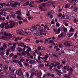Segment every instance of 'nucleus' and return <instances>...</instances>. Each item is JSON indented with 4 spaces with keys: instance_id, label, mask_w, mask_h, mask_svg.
<instances>
[{
    "instance_id": "1",
    "label": "nucleus",
    "mask_w": 78,
    "mask_h": 78,
    "mask_svg": "<svg viewBox=\"0 0 78 78\" xmlns=\"http://www.w3.org/2000/svg\"><path fill=\"white\" fill-rule=\"evenodd\" d=\"M16 14H18V15L17 16V19L19 20H22V17L20 16H22V12H21V11L19 10L16 11V12L15 13Z\"/></svg>"
},
{
    "instance_id": "2",
    "label": "nucleus",
    "mask_w": 78,
    "mask_h": 78,
    "mask_svg": "<svg viewBox=\"0 0 78 78\" xmlns=\"http://www.w3.org/2000/svg\"><path fill=\"white\" fill-rule=\"evenodd\" d=\"M53 31H54V32H55V33H57L56 34H58L60 33V31H61V28H58V30L54 28L53 29Z\"/></svg>"
},
{
    "instance_id": "3",
    "label": "nucleus",
    "mask_w": 78,
    "mask_h": 78,
    "mask_svg": "<svg viewBox=\"0 0 78 78\" xmlns=\"http://www.w3.org/2000/svg\"><path fill=\"white\" fill-rule=\"evenodd\" d=\"M16 73L18 75L20 76L22 74V71L20 69H18L16 71Z\"/></svg>"
},
{
    "instance_id": "4",
    "label": "nucleus",
    "mask_w": 78,
    "mask_h": 78,
    "mask_svg": "<svg viewBox=\"0 0 78 78\" xmlns=\"http://www.w3.org/2000/svg\"><path fill=\"white\" fill-rule=\"evenodd\" d=\"M16 5H20V4L19 2H14L13 5H12V7H14V8H16L17 7Z\"/></svg>"
},
{
    "instance_id": "5",
    "label": "nucleus",
    "mask_w": 78,
    "mask_h": 78,
    "mask_svg": "<svg viewBox=\"0 0 78 78\" xmlns=\"http://www.w3.org/2000/svg\"><path fill=\"white\" fill-rule=\"evenodd\" d=\"M29 30H30V29H27L25 30V33L26 34H30L29 33Z\"/></svg>"
},
{
    "instance_id": "6",
    "label": "nucleus",
    "mask_w": 78,
    "mask_h": 78,
    "mask_svg": "<svg viewBox=\"0 0 78 78\" xmlns=\"http://www.w3.org/2000/svg\"><path fill=\"white\" fill-rule=\"evenodd\" d=\"M48 58V55H45V56L44 57H42V59H45V60H47V58Z\"/></svg>"
},
{
    "instance_id": "7",
    "label": "nucleus",
    "mask_w": 78,
    "mask_h": 78,
    "mask_svg": "<svg viewBox=\"0 0 78 78\" xmlns=\"http://www.w3.org/2000/svg\"><path fill=\"white\" fill-rule=\"evenodd\" d=\"M12 21H9V23H10V28H13V26L12 25Z\"/></svg>"
},
{
    "instance_id": "8",
    "label": "nucleus",
    "mask_w": 78,
    "mask_h": 78,
    "mask_svg": "<svg viewBox=\"0 0 78 78\" xmlns=\"http://www.w3.org/2000/svg\"><path fill=\"white\" fill-rule=\"evenodd\" d=\"M17 50L18 51H19L20 53V52H21V51H22L23 50V49L22 48H21L19 47L17 48Z\"/></svg>"
},
{
    "instance_id": "9",
    "label": "nucleus",
    "mask_w": 78,
    "mask_h": 78,
    "mask_svg": "<svg viewBox=\"0 0 78 78\" xmlns=\"http://www.w3.org/2000/svg\"><path fill=\"white\" fill-rule=\"evenodd\" d=\"M1 12H2V13H5V12H6V9H2L1 10Z\"/></svg>"
},
{
    "instance_id": "10",
    "label": "nucleus",
    "mask_w": 78,
    "mask_h": 78,
    "mask_svg": "<svg viewBox=\"0 0 78 78\" xmlns=\"http://www.w3.org/2000/svg\"><path fill=\"white\" fill-rule=\"evenodd\" d=\"M34 33L36 34V36H38L39 35V32L37 30H35L34 31Z\"/></svg>"
},
{
    "instance_id": "11",
    "label": "nucleus",
    "mask_w": 78,
    "mask_h": 78,
    "mask_svg": "<svg viewBox=\"0 0 78 78\" xmlns=\"http://www.w3.org/2000/svg\"><path fill=\"white\" fill-rule=\"evenodd\" d=\"M15 48H16V46H13L11 48V50H12L13 51H14Z\"/></svg>"
},
{
    "instance_id": "12",
    "label": "nucleus",
    "mask_w": 78,
    "mask_h": 78,
    "mask_svg": "<svg viewBox=\"0 0 78 78\" xmlns=\"http://www.w3.org/2000/svg\"><path fill=\"white\" fill-rule=\"evenodd\" d=\"M24 66H27V67H30V64L27 63H24Z\"/></svg>"
},
{
    "instance_id": "13",
    "label": "nucleus",
    "mask_w": 78,
    "mask_h": 78,
    "mask_svg": "<svg viewBox=\"0 0 78 78\" xmlns=\"http://www.w3.org/2000/svg\"><path fill=\"white\" fill-rule=\"evenodd\" d=\"M4 25H5V23H2L0 24V27H1L2 28H4Z\"/></svg>"
},
{
    "instance_id": "14",
    "label": "nucleus",
    "mask_w": 78,
    "mask_h": 78,
    "mask_svg": "<svg viewBox=\"0 0 78 78\" xmlns=\"http://www.w3.org/2000/svg\"><path fill=\"white\" fill-rule=\"evenodd\" d=\"M8 68V65H6L4 68V70L5 71V70H6V69H7Z\"/></svg>"
},
{
    "instance_id": "15",
    "label": "nucleus",
    "mask_w": 78,
    "mask_h": 78,
    "mask_svg": "<svg viewBox=\"0 0 78 78\" xmlns=\"http://www.w3.org/2000/svg\"><path fill=\"white\" fill-rule=\"evenodd\" d=\"M78 10V7H75L73 9V11L75 12H76Z\"/></svg>"
},
{
    "instance_id": "16",
    "label": "nucleus",
    "mask_w": 78,
    "mask_h": 78,
    "mask_svg": "<svg viewBox=\"0 0 78 78\" xmlns=\"http://www.w3.org/2000/svg\"><path fill=\"white\" fill-rule=\"evenodd\" d=\"M6 45V44L5 43H4V44L3 45V47H4L5 48H7V46Z\"/></svg>"
},
{
    "instance_id": "17",
    "label": "nucleus",
    "mask_w": 78,
    "mask_h": 78,
    "mask_svg": "<svg viewBox=\"0 0 78 78\" xmlns=\"http://www.w3.org/2000/svg\"><path fill=\"white\" fill-rule=\"evenodd\" d=\"M16 75L14 74H12V76H11V78H16Z\"/></svg>"
},
{
    "instance_id": "18",
    "label": "nucleus",
    "mask_w": 78,
    "mask_h": 78,
    "mask_svg": "<svg viewBox=\"0 0 78 78\" xmlns=\"http://www.w3.org/2000/svg\"><path fill=\"white\" fill-rule=\"evenodd\" d=\"M32 28L34 29H35V30H37V27H36L35 25H33L32 26Z\"/></svg>"
},
{
    "instance_id": "19",
    "label": "nucleus",
    "mask_w": 78,
    "mask_h": 78,
    "mask_svg": "<svg viewBox=\"0 0 78 78\" xmlns=\"http://www.w3.org/2000/svg\"><path fill=\"white\" fill-rule=\"evenodd\" d=\"M72 17L74 18H75V19H76V18H77V15H76V14H74V15L72 16Z\"/></svg>"
},
{
    "instance_id": "20",
    "label": "nucleus",
    "mask_w": 78,
    "mask_h": 78,
    "mask_svg": "<svg viewBox=\"0 0 78 78\" xmlns=\"http://www.w3.org/2000/svg\"><path fill=\"white\" fill-rule=\"evenodd\" d=\"M25 53L26 54H27L28 56H30V54L29 53V52H28L27 51H26Z\"/></svg>"
},
{
    "instance_id": "21",
    "label": "nucleus",
    "mask_w": 78,
    "mask_h": 78,
    "mask_svg": "<svg viewBox=\"0 0 78 78\" xmlns=\"http://www.w3.org/2000/svg\"><path fill=\"white\" fill-rule=\"evenodd\" d=\"M74 23H75L76 24H78V20H76V19H74Z\"/></svg>"
},
{
    "instance_id": "22",
    "label": "nucleus",
    "mask_w": 78,
    "mask_h": 78,
    "mask_svg": "<svg viewBox=\"0 0 78 78\" xmlns=\"http://www.w3.org/2000/svg\"><path fill=\"white\" fill-rule=\"evenodd\" d=\"M10 27V26H9V25L8 26H5V29H8L9 27Z\"/></svg>"
},
{
    "instance_id": "23",
    "label": "nucleus",
    "mask_w": 78,
    "mask_h": 78,
    "mask_svg": "<svg viewBox=\"0 0 78 78\" xmlns=\"http://www.w3.org/2000/svg\"><path fill=\"white\" fill-rule=\"evenodd\" d=\"M67 70L69 71L70 70V66H66Z\"/></svg>"
},
{
    "instance_id": "24",
    "label": "nucleus",
    "mask_w": 78,
    "mask_h": 78,
    "mask_svg": "<svg viewBox=\"0 0 78 78\" xmlns=\"http://www.w3.org/2000/svg\"><path fill=\"white\" fill-rule=\"evenodd\" d=\"M54 70L56 71L57 72H58V73H61V72L59 70H57V69L56 68H54Z\"/></svg>"
},
{
    "instance_id": "25",
    "label": "nucleus",
    "mask_w": 78,
    "mask_h": 78,
    "mask_svg": "<svg viewBox=\"0 0 78 78\" xmlns=\"http://www.w3.org/2000/svg\"><path fill=\"white\" fill-rule=\"evenodd\" d=\"M29 62L30 64H33V63H34V60H30Z\"/></svg>"
},
{
    "instance_id": "26",
    "label": "nucleus",
    "mask_w": 78,
    "mask_h": 78,
    "mask_svg": "<svg viewBox=\"0 0 78 78\" xmlns=\"http://www.w3.org/2000/svg\"><path fill=\"white\" fill-rule=\"evenodd\" d=\"M4 6H9V4L4 3Z\"/></svg>"
},
{
    "instance_id": "27",
    "label": "nucleus",
    "mask_w": 78,
    "mask_h": 78,
    "mask_svg": "<svg viewBox=\"0 0 78 78\" xmlns=\"http://www.w3.org/2000/svg\"><path fill=\"white\" fill-rule=\"evenodd\" d=\"M51 12H48V16H50V15L51 14Z\"/></svg>"
},
{
    "instance_id": "28",
    "label": "nucleus",
    "mask_w": 78,
    "mask_h": 78,
    "mask_svg": "<svg viewBox=\"0 0 78 78\" xmlns=\"http://www.w3.org/2000/svg\"><path fill=\"white\" fill-rule=\"evenodd\" d=\"M39 30L40 31V32H44V30L42 29L41 28H40L39 29Z\"/></svg>"
},
{
    "instance_id": "29",
    "label": "nucleus",
    "mask_w": 78,
    "mask_h": 78,
    "mask_svg": "<svg viewBox=\"0 0 78 78\" xmlns=\"http://www.w3.org/2000/svg\"><path fill=\"white\" fill-rule=\"evenodd\" d=\"M23 32V30H21L20 31L21 33H20L19 34L20 35H23V33H22V32Z\"/></svg>"
},
{
    "instance_id": "30",
    "label": "nucleus",
    "mask_w": 78,
    "mask_h": 78,
    "mask_svg": "<svg viewBox=\"0 0 78 78\" xmlns=\"http://www.w3.org/2000/svg\"><path fill=\"white\" fill-rule=\"evenodd\" d=\"M53 56H54L55 57H56V58H58V56L56 55V54H52Z\"/></svg>"
},
{
    "instance_id": "31",
    "label": "nucleus",
    "mask_w": 78,
    "mask_h": 78,
    "mask_svg": "<svg viewBox=\"0 0 78 78\" xmlns=\"http://www.w3.org/2000/svg\"><path fill=\"white\" fill-rule=\"evenodd\" d=\"M11 17H12L14 18H15V17H16V15H15V14H12L11 15Z\"/></svg>"
},
{
    "instance_id": "32",
    "label": "nucleus",
    "mask_w": 78,
    "mask_h": 78,
    "mask_svg": "<svg viewBox=\"0 0 78 78\" xmlns=\"http://www.w3.org/2000/svg\"><path fill=\"white\" fill-rule=\"evenodd\" d=\"M49 44H51V43L52 44V43H54V42H53V40H50V41L49 42Z\"/></svg>"
},
{
    "instance_id": "33",
    "label": "nucleus",
    "mask_w": 78,
    "mask_h": 78,
    "mask_svg": "<svg viewBox=\"0 0 78 78\" xmlns=\"http://www.w3.org/2000/svg\"><path fill=\"white\" fill-rule=\"evenodd\" d=\"M14 55V54L13 53H11L9 55V58H11L12 56Z\"/></svg>"
},
{
    "instance_id": "34",
    "label": "nucleus",
    "mask_w": 78,
    "mask_h": 78,
    "mask_svg": "<svg viewBox=\"0 0 78 78\" xmlns=\"http://www.w3.org/2000/svg\"><path fill=\"white\" fill-rule=\"evenodd\" d=\"M40 67H43L44 66V65L42 64H40L39 65Z\"/></svg>"
},
{
    "instance_id": "35",
    "label": "nucleus",
    "mask_w": 78,
    "mask_h": 78,
    "mask_svg": "<svg viewBox=\"0 0 78 78\" xmlns=\"http://www.w3.org/2000/svg\"><path fill=\"white\" fill-rule=\"evenodd\" d=\"M6 9L7 11H11L12 9L11 8H7Z\"/></svg>"
},
{
    "instance_id": "36",
    "label": "nucleus",
    "mask_w": 78,
    "mask_h": 78,
    "mask_svg": "<svg viewBox=\"0 0 78 78\" xmlns=\"http://www.w3.org/2000/svg\"><path fill=\"white\" fill-rule=\"evenodd\" d=\"M0 55L1 56H3L4 55V51H2L1 52Z\"/></svg>"
},
{
    "instance_id": "37",
    "label": "nucleus",
    "mask_w": 78,
    "mask_h": 78,
    "mask_svg": "<svg viewBox=\"0 0 78 78\" xmlns=\"http://www.w3.org/2000/svg\"><path fill=\"white\" fill-rule=\"evenodd\" d=\"M44 27L45 30H46L47 28H48V26L47 25H46L45 26H44Z\"/></svg>"
},
{
    "instance_id": "38",
    "label": "nucleus",
    "mask_w": 78,
    "mask_h": 78,
    "mask_svg": "<svg viewBox=\"0 0 78 78\" xmlns=\"http://www.w3.org/2000/svg\"><path fill=\"white\" fill-rule=\"evenodd\" d=\"M69 44V42H68V41H66L64 43V45H66V44Z\"/></svg>"
},
{
    "instance_id": "39",
    "label": "nucleus",
    "mask_w": 78,
    "mask_h": 78,
    "mask_svg": "<svg viewBox=\"0 0 78 78\" xmlns=\"http://www.w3.org/2000/svg\"><path fill=\"white\" fill-rule=\"evenodd\" d=\"M63 30L64 32H66V31H67V29H66V28L65 27H64L63 28Z\"/></svg>"
},
{
    "instance_id": "40",
    "label": "nucleus",
    "mask_w": 78,
    "mask_h": 78,
    "mask_svg": "<svg viewBox=\"0 0 78 78\" xmlns=\"http://www.w3.org/2000/svg\"><path fill=\"white\" fill-rule=\"evenodd\" d=\"M55 22V20H52V21H51V24H54Z\"/></svg>"
},
{
    "instance_id": "41",
    "label": "nucleus",
    "mask_w": 78,
    "mask_h": 78,
    "mask_svg": "<svg viewBox=\"0 0 78 78\" xmlns=\"http://www.w3.org/2000/svg\"><path fill=\"white\" fill-rule=\"evenodd\" d=\"M27 51H31V49L30 48H29L28 49H27Z\"/></svg>"
},
{
    "instance_id": "42",
    "label": "nucleus",
    "mask_w": 78,
    "mask_h": 78,
    "mask_svg": "<svg viewBox=\"0 0 78 78\" xmlns=\"http://www.w3.org/2000/svg\"><path fill=\"white\" fill-rule=\"evenodd\" d=\"M19 62V61L17 60H15V63H16V64H17V62L18 63Z\"/></svg>"
},
{
    "instance_id": "43",
    "label": "nucleus",
    "mask_w": 78,
    "mask_h": 78,
    "mask_svg": "<svg viewBox=\"0 0 78 78\" xmlns=\"http://www.w3.org/2000/svg\"><path fill=\"white\" fill-rule=\"evenodd\" d=\"M37 49L38 50H41L42 48H41V47L39 46L38 47Z\"/></svg>"
},
{
    "instance_id": "44",
    "label": "nucleus",
    "mask_w": 78,
    "mask_h": 78,
    "mask_svg": "<svg viewBox=\"0 0 78 78\" xmlns=\"http://www.w3.org/2000/svg\"><path fill=\"white\" fill-rule=\"evenodd\" d=\"M18 63L20 66L22 67L23 65H22V63H21V62H18Z\"/></svg>"
},
{
    "instance_id": "45",
    "label": "nucleus",
    "mask_w": 78,
    "mask_h": 78,
    "mask_svg": "<svg viewBox=\"0 0 78 78\" xmlns=\"http://www.w3.org/2000/svg\"><path fill=\"white\" fill-rule=\"evenodd\" d=\"M53 66H51L49 67V70H52V69H53Z\"/></svg>"
},
{
    "instance_id": "46",
    "label": "nucleus",
    "mask_w": 78,
    "mask_h": 78,
    "mask_svg": "<svg viewBox=\"0 0 78 78\" xmlns=\"http://www.w3.org/2000/svg\"><path fill=\"white\" fill-rule=\"evenodd\" d=\"M28 19L29 20H30V19H31V18H32V17L31 16H28L27 17Z\"/></svg>"
},
{
    "instance_id": "47",
    "label": "nucleus",
    "mask_w": 78,
    "mask_h": 78,
    "mask_svg": "<svg viewBox=\"0 0 78 78\" xmlns=\"http://www.w3.org/2000/svg\"><path fill=\"white\" fill-rule=\"evenodd\" d=\"M26 75L27 76V78H29V74H28V73H26Z\"/></svg>"
},
{
    "instance_id": "48",
    "label": "nucleus",
    "mask_w": 78,
    "mask_h": 78,
    "mask_svg": "<svg viewBox=\"0 0 78 78\" xmlns=\"http://www.w3.org/2000/svg\"><path fill=\"white\" fill-rule=\"evenodd\" d=\"M19 25H21V24H22V21H19Z\"/></svg>"
},
{
    "instance_id": "49",
    "label": "nucleus",
    "mask_w": 78,
    "mask_h": 78,
    "mask_svg": "<svg viewBox=\"0 0 78 78\" xmlns=\"http://www.w3.org/2000/svg\"><path fill=\"white\" fill-rule=\"evenodd\" d=\"M69 70L70 71H71L72 72H73V70L71 67H70V69H69Z\"/></svg>"
},
{
    "instance_id": "50",
    "label": "nucleus",
    "mask_w": 78,
    "mask_h": 78,
    "mask_svg": "<svg viewBox=\"0 0 78 78\" xmlns=\"http://www.w3.org/2000/svg\"><path fill=\"white\" fill-rule=\"evenodd\" d=\"M24 61H25V59L22 58L20 60V62H22Z\"/></svg>"
},
{
    "instance_id": "51",
    "label": "nucleus",
    "mask_w": 78,
    "mask_h": 78,
    "mask_svg": "<svg viewBox=\"0 0 78 78\" xmlns=\"http://www.w3.org/2000/svg\"><path fill=\"white\" fill-rule=\"evenodd\" d=\"M56 25L57 26V27H59V26L60 25L59 24V23H56Z\"/></svg>"
},
{
    "instance_id": "52",
    "label": "nucleus",
    "mask_w": 78,
    "mask_h": 78,
    "mask_svg": "<svg viewBox=\"0 0 78 78\" xmlns=\"http://www.w3.org/2000/svg\"><path fill=\"white\" fill-rule=\"evenodd\" d=\"M64 76L65 77V78H67V77H69V75L67 74L65 75H64Z\"/></svg>"
},
{
    "instance_id": "53",
    "label": "nucleus",
    "mask_w": 78,
    "mask_h": 78,
    "mask_svg": "<svg viewBox=\"0 0 78 78\" xmlns=\"http://www.w3.org/2000/svg\"><path fill=\"white\" fill-rule=\"evenodd\" d=\"M77 34H77V33H76L74 35V36L75 37V39L77 37Z\"/></svg>"
},
{
    "instance_id": "54",
    "label": "nucleus",
    "mask_w": 78,
    "mask_h": 78,
    "mask_svg": "<svg viewBox=\"0 0 78 78\" xmlns=\"http://www.w3.org/2000/svg\"><path fill=\"white\" fill-rule=\"evenodd\" d=\"M57 73H58V75L59 76H61V74H62V73H61H61L57 72Z\"/></svg>"
},
{
    "instance_id": "55",
    "label": "nucleus",
    "mask_w": 78,
    "mask_h": 78,
    "mask_svg": "<svg viewBox=\"0 0 78 78\" xmlns=\"http://www.w3.org/2000/svg\"><path fill=\"white\" fill-rule=\"evenodd\" d=\"M66 46H67L69 47H70V46H71V45H70V43H69V44H67L66 45Z\"/></svg>"
},
{
    "instance_id": "56",
    "label": "nucleus",
    "mask_w": 78,
    "mask_h": 78,
    "mask_svg": "<svg viewBox=\"0 0 78 78\" xmlns=\"http://www.w3.org/2000/svg\"><path fill=\"white\" fill-rule=\"evenodd\" d=\"M48 3H52V4H53V1H49L48 2Z\"/></svg>"
},
{
    "instance_id": "57",
    "label": "nucleus",
    "mask_w": 78,
    "mask_h": 78,
    "mask_svg": "<svg viewBox=\"0 0 78 78\" xmlns=\"http://www.w3.org/2000/svg\"><path fill=\"white\" fill-rule=\"evenodd\" d=\"M10 71L11 72V73H14V70H10Z\"/></svg>"
},
{
    "instance_id": "58",
    "label": "nucleus",
    "mask_w": 78,
    "mask_h": 78,
    "mask_svg": "<svg viewBox=\"0 0 78 78\" xmlns=\"http://www.w3.org/2000/svg\"><path fill=\"white\" fill-rule=\"evenodd\" d=\"M0 67H1L2 68L3 67V65L0 64Z\"/></svg>"
},
{
    "instance_id": "59",
    "label": "nucleus",
    "mask_w": 78,
    "mask_h": 78,
    "mask_svg": "<svg viewBox=\"0 0 78 78\" xmlns=\"http://www.w3.org/2000/svg\"><path fill=\"white\" fill-rule=\"evenodd\" d=\"M46 4V3H44L42 4V6H45Z\"/></svg>"
},
{
    "instance_id": "60",
    "label": "nucleus",
    "mask_w": 78,
    "mask_h": 78,
    "mask_svg": "<svg viewBox=\"0 0 78 78\" xmlns=\"http://www.w3.org/2000/svg\"><path fill=\"white\" fill-rule=\"evenodd\" d=\"M10 50V49L7 48V49L6 52H9Z\"/></svg>"
},
{
    "instance_id": "61",
    "label": "nucleus",
    "mask_w": 78,
    "mask_h": 78,
    "mask_svg": "<svg viewBox=\"0 0 78 78\" xmlns=\"http://www.w3.org/2000/svg\"><path fill=\"white\" fill-rule=\"evenodd\" d=\"M29 6H30V7H34V6H33V5H32L31 4H29Z\"/></svg>"
},
{
    "instance_id": "62",
    "label": "nucleus",
    "mask_w": 78,
    "mask_h": 78,
    "mask_svg": "<svg viewBox=\"0 0 78 78\" xmlns=\"http://www.w3.org/2000/svg\"><path fill=\"white\" fill-rule=\"evenodd\" d=\"M38 60H41V57L39 56H38Z\"/></svg>"
},
{
    "instance_id": "63",
    "label": "nucleus",
    "mask_w": 78,
    "mask_h": 78,
    "mask_svg": "<svg viewBox=\"0 0 78 78\" xmlns=\"http://www.w3.org/2000/svg\"><path fill=\"white\" fill-rule=\"evenodd\" d=\"M42 7H41V6H40V7H39V9H40L41 10V11H42Z\"/></svg>"
},
{
    "instance_id": "64",
    "label": "nucleus",
    "mask_w": 78,
    "mask_h": 78,
    "mask_svg": "<svg viewBox=\"0 0 78 78\" xmlns=\"http://www.w3.org/2000/svg\"><path fill=\"white\" fill-rule=\"evenodd\" d=\"M29 3H30V2L27 1L26 3V5H28L29 4Z\"/></svg>"
}]
</instances>
